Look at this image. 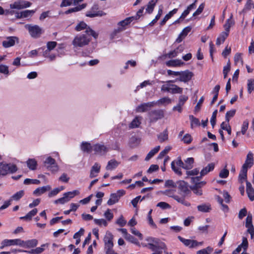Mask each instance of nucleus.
<instances>
[{
	"label": "nucleus",
	"instance_id": "1",
	"mask_svg": "<svg viewBox=\"0 0 254 254\" xmlns=\"http://www.w3.org/2000/svg\"><path fill=\"white\" fill-rule=\"evenodd\" d=\"M146 241L148 244L145 246L154 252L151 254H162L163 252L161 250L167 249L166 244L157 238L149 237L146 239Z\"/></svg>",
	"mask_w": 254,
	"mask_h": 254
},
{
	"label": "nucleus",
	"instance_id": "18",
	"mask_svg": "<svg viewBox=\"0 0 254 254\" xmlns=\"http://www.w3.org/2000/svg\"><path fill=\"white\" fill-rule=\"evenodd\" d=\"M134 20H135V17H127L125 19L119 22L118 26L120 27H123L124 30L125 29V27L129 24Z\"/></svg>",
	"mask_w": 254,
	"mask_h": 254
},
{
	"label": "nucleus",
	"instance_id": "58",
	"mask_svg": "<svg viewBox=\"0 0 254 254\" xmlns=\"http://www.w3.org/2000/svg\"><path fill=\"white\" fill-rule=\"evenodd\" d=\"M230 70V63L229 61L226 66H225L223 68V73L224 74V78L227 77V74L228 72Z\"/></svg>",
	"mask_w": 254,
	"mask_h": 254
},
{
	"label": "nucleus",
	"instance_id": "64",
	"mask_svg": "<svg viewBox=\"0 0 254 254\" xmlns=\"http://www.w3.org/2000/svg\"><path fill=\"white\" fill-rule=\"evenodd\" d=\"M248 196L251 201L254 200V190L253 188L246 190Z\"/></svg>",
	"mask_w": 254,
	"mask_h": 254
},
{
	"label": "nucleus",
	"instance_id": "21",
	"mask_svg": "<svg viewBox=\"0 0 254 254\" xmlns=\"http://www.w3.org/2000/svg\"><path fill=\"white\" fill-rule=\"evenodd\" d=\"M215 164L214 163H211L208 164L207 166L203 168L200 171V174L201 176H205L209 172L213 171L214 169Z\"/></svg>",
	"mask_w": 254,
	"mask_h": 254
},
{
	"label": "nucleus",
	"instance_id": "5",
	"mask_svg": "<svg viewBox=\"0 0 254 254\" xmlns=\"http://www.w3.org/2000/svg\"><path fill=\"white\" fill-rule=\"evenodd\" d=\"M148 117L149 122L154 123L164 117V111L161 109L152 110L148 113Z\"/></svg>",
	"mask_w": 254,
	"mask_h": 254
},
{
	"label": "nucleus",
	"instance_id": "32",
	"mask_svg": "<svg viewBox=\"0 0 254 254\" xmlns=\"http://www.w3.org/2000/svg\"><path fill=\"white\" fill-rule=\"evenodd\" d=\"M105 15L106 13L102 10L93 11V12H92L91 11H88L86 14V16L91 18L97 16H102Z\"/></svg>",
	"mask_w": 254,
	"mask_h": 254
},
{
	"label": "nucleus",
	"instance_id": "38",
	"mask_svg": "<svg viewBox=\"0 0 254 254\" xmlns=\"http://www.w3.org/2000/svg\"><path fill=\"white\" fill-rule=\"evenodd\" d=\"M27 165L30 170H34L36 169L37 163L34 159H29L27 161Z\"/></svg>",
	"mask_w": 254,
	"mask_h": 254
},
{
	"label": "nucleus",
	"instance_id": "29",
	"mask_svg": "<svg viewBox=\"0 0 254 254\" xmlns=\"http://www.w3.org/2000/svg\"><path fill=\"white\" fill-rule=\"evenodd\" d=\"M119 163L115 159L110 160L106 167L107 170H112L115 169L119 165Z\"/></svg>",
	"mask_w": 254,
	"mask_h": 254
},
{
	"label": "nucleus",
	"instance_id": "53",
	"mask_svg": "<svg viewBox=\"0 0 254 254\" xmlns=\"http://www.w3.org/2000/svg\"><path fill=\"white\" fill-rule=\"evenodd\" d=\"M182 140L186 144H190L192 141V137L190 134H185L182 138Z\"/></svg>",
	"mask_w": 254,
	"mask_h": 254
},
{
	"label": "nucleus",
	"instance_id": "8",
	"mask_svg": "<svg viewBox=\"0 0 254 254\" xmlns=\"http://www.w3.org/2000/svg\"><path fill=\"white\" fill-rule=\"evenodd\" d=\"M193 75V72L189 70L181 71L179 77L176 78L175 81L187 83L191 80Z\"/></svg>",
	"mask_w": 254,
	"mask_h": 254
},
{
	"label": "nucleus",
	"instance_id": "39",
	"mask_svg": "<svg viewBox=\"0 0 254 254\" xmlns=\"http://www.w3.org/2000/svg\"><path fill=\"white\" fill-rule=\"evenodd\" d=\"M253 5L254 3L252 0H248L241 12L246 13L249 11L252 8Z\"/></svg>",
	"mask_w": 254,
	"mask_h": 254
},
{
	"label": "nucleus",
	"instance_id": "24",
	"mask_svg": "<svg viewBox=\"0 0 254 254\" xmlns=\"http://www.w3.org/2000/svg\"><path fill=\"white\" fill-rule=\"evenodd\" d=\"M166 65L168 66H179L184 64V63L180 60H170L166 62Z\"/></svg>",
	"mask_w": 254,
	"mask_h": 254
},
{
	"label": "nucleus",
	"instance_id": "60",
	"mask_svg": "<svg viewBox=\"0 0 254 254\" xmlns=\"http://www.w3.org/2000/svg\"><path fill=\"white\" fill-rule=\"evenodd\" d=\"M188 99V96L186 95H181L179 97V102L178 104L180 105L181 106H183L185 103L187 101Z\"/></svg>",
	"mask_w": 254,
	"mask_h": 254
},
{
	"label": "nucleus",
	"instance_id": "63",
	"mask_svg": "<svg viewBox=\"0 0 254 254\" xmlns=\"http://www.w3.org/2000/svg\"><path fill=\"white\" fill-rule=\"evenodd\" d=\"M57 43L55 41L48 42L47 44V50L49 51L54 49L57 46Z\"/></svg>",
	"mask_w": 254,
	"mask_h": 254
},
{
	"label": "nucleus",
	"instance_id": "54",
	"mask_svg": "<svg viewBox=\"0 0 254 254\" xmlns=\"http://www.w3.org/2000/svg\"><path fill=\"white\" fill-rule=\"evenodd\" d=\"M201 187L191 186L190 188L193 192L197 195H201L202 194L201 190H200Z\"/></svg>",
	"mask_w": 254,
	"mask_h": 254
},
{
	"label": "nucleus",
	"instance_id": "25",
	"mask_svg": "<svg viewBox=\"0 0 254 254\" xmlns=\"http://www.w3.org/2000/svg\"><path fill=\"white\" fill-rule=\"evenodd\" d=\"M178 11L177 8H174L172 11H170L168 14H167L163 20L160 22L161 25H163L165 24L166 21L169 19L174 14H176Z\"/></svg>",
	"mask_w": 254,
	"mask_h": 254
},
{
	"label": "nucleus",
	"instance_id": "37",
	"mask_svg": "<svg viewBox=\"0 0 254 254\" xmlns=\"http://www.w3.org/2000/svg\"><path fill=\"white\" fill-rule=\"evenodd\" d=\"M228 35H229L227 33H225L224 32H222L220 36L217 38L216 43V45H220L221 43H223Z\"/></svg>",
	"mask_w": 254,
	"mask_h": 254
},
{
	"label": "nucleus",
	"instance_id": "45",
	"mask_svg": "<svg viewBox=\"0 0 254 254\" xmlns=\"http://www.w3.org/2000/svg\"><path fill=\"white\" fill-rule=\"evenodd\" d=\"M22 1H15L14 3L10 4L9 6L11 9H22Z\"/></svg>",
	"mask_w": 254,
	"mask_h": 254
},
{
	"label": "nucleus",
	"instance_id": "55",
	"mask_svg": "<svg viewBox=\"0 0 254 254\" xmlns=\"http://www.w3.org/2000/svg\"><path fill=\"white\" fill-rule=\"evenodd\" d=\"M65 193L67 198H68L69 200L70 198L74 197V196L79 194V192L77 190H74L72 191H68L65 192Z\"/></svg>",
	"mask_w": 254,
	"mask_h": 254
},
{
	"label": "nucleus",
	"instance_id": "12",
	"mask_svg": "<svg viewBox=\"0 0 254 254\" xmlns=\"http://www.w3.org/2000/svg\"><path fill=\"white\" fill-rule=\"evenodd\" d=\"M18 39L16 37H8L6 39L2 41V44L5 48H9L14 46L16 42H18Z\"/></svg>",
	"mask_w": 254,
	"mask_h": 254
},
{
	"label": "nucleus",
	"instance_id": "47",
	"mask_svg": "<svg viewBox=\"0 0 254 254\" xmlns=\"http://www.w3.org/2000/svg\"><path fill=\"white\" fill-rule=\"evenodd\" d=\"M236 110L233 109L226 112L225 115V119L227 123H229L231 118L234 116L236 113Z\"/></svg>",
	"mask_w": 254,
	"mask_h": 254
},
{
	"label": "nucleus",
	"instance_id": "9",
	"mask_svg": "<svg viewBox=\"0 0 254 254\" xmlns=\"http://www.w3.org/2000/svg\"><path fill=\"white\" fill-rule=\"evenodd\" d=\"M113 239L114 236L113 234L109 231L106 232L103 239V242L104 243V249H109V248H113Z\"/></svg>",
	"mask_w": 254,
	"mask_h": 254
},
{
	"label": "nucleus",
	"instance_id": "6",
	"mask_svg": "<svg viewBox=\"0 0 254 254\" xmlns=\"http://www.w3.org/2000/svg\"><path fill=\"white\" fill-rule=\"evenodd\" d=\"M17 170L16 166L12 164H3L0 163V177L8 173H13Z\"/></svg>",
	"mask_w": 254,
	"mask_h": 254
},
{
	"label": "nucleus",
	"instance_id": "56",
	"mask_svg": "<svg viewBox=\"0 0 254 254\" xmlns=\"http://www.w3.org/2000/svg\"><path fill=\"white\" fill-rule=\"evenodd\" d=\"M171 168L174 172L179 175H182V172L179 167L175 166V161H174L171 163Z\"/></svg>",
	"mask_w": 254,
	"mask_h": 254
},
{
	"label": "nucleus",
	"instance_id": "17",
	"mask_svg": "<svg viewBox=\"0 0 254 254\" xmlns=\"http://www.w3.org/2000/svg\"><path fill=\"white\" fill-rule=\"evenodd\" d=\"M202 176L200 175L199 176L191 177V182L194 184L193 186L202 187L205 185V182L200 181Z\"/></svg>",
	"mask_w": 254,
	"mask_h": 254
},
{
	"label": "nucleus",
	"instance_id": "62",
	"mask_svg": "<svg viewBox=\"0 0 254 254\" xmlns=\"http://www.w3.org/2000/svg\"><path fill=\"white\" fill-rule=\"evenodd\" d=\"M116 223L121 227L124 226L126 223V220L124 218L123 216L121 215L116 221Z\"/></svg>",
	"mask_w": 254,
	"mask_h": 254
},
{
	"label": "nucleus",
	"instance_id": "43",
	"mask_svg": "<svg viewBox=\"0 0 254 254\" xmlns=\"http://www.w3.org/2000/svg\"><path fill=\"white\" fill-rule=\"evenodd\" d=\"M213 251V249L211 247H207L205 249L199 250L196 254H210Z\"/></svg>",
	"mask_w": 254,
	"mask_h": 254
},
{
	"label": "nucleus",
	"instance_id": "30",
	"mask_svg": "<svg viewBox=\"0 0 254 254\" xmlns=\"http://www.w3.org/2000/svg\"><path fill=\"white\" fill-rule=\"evenodd\" d=\"M46 246V244H43L40 247L36 248L35 249H32L30 251H27L26 253L29 254H40L44 251V248Z\"/></svg>",
	"mask_w": 254,
	"mask_h": 254
},
{
	"label": "nucleus",
	"instance_id": "59",
	"mask_svg": "<svg viewBox=\"0 0 254 254\" xmlns=\"http://www.w3.org/2000/svg\"><path fill=\"white\" fill-rule=\"evenodd\" d=\"M175 164L177 166L182 167L183 168H184L185 169H190V167L188 166L187 165H186V164H184V163L181 160V159H179L176 161H175Z\"/></svg>",
	"mask_w": 254,
	"mask_h": 254
},
{
	"label": "nucleus",
	"instance_id": "19",
	"mask_svg": "<svg viewBox=\"0 0 254 254\" xmlns=\"http://www.w3.org/2000/svg\"><path fill=\"white\" fill-rule=\"evenodd\" d=\"M248 169L245 167H242L241 171L239 175V181L241 183H243L247 178V172Z\"/></svg>",
	"mask_w": 254,
	"mask_h": 254
},
{
	"label": "nucleus",
	"instance_id": "36",
	"mask_svg": "<svg viewBox=\"0 0 254 254\" xmlns=\"http://www.w3.org/2000/svg\"><path fill=\"white\" fill-rule=\"evenodd\" d=\"M197 208L199 211L202 212H208L211 209V205L209 204H202L198 205Z\"/></svg>",
	"mask_w": 254,
	"mask_h": 254
},
{
	"label": "nucleus",
	"instance_id": "61",
	"mask_svg": "<svg viewBox=\"0 0 254 254\" xmlns=\"http://www.w3.org/2000/svg\"><path fill=\"white\" fill-rule=\"evenodd\" d=\"M243 249L244 251H246L248 247V242L246 237L243 238L242 243L239 245Z\"/></svg>",
	"mask_w": 254,
	"mask_h": 254
},
{
	"label": "nucleus",
	"instance_id": "48",
	"mask_svg": "<svg viewBox=\"0 0 254 254\" xmlns=\"http://www.w3.org/2000/svg\"><path fill=\"white\" fill-rule=\"evenodd\" d=\"M254 90V79H250L248 80V91L249 93H251Z\"/></svg>",
	"mask_w": 254,
	"mask_h": 254
},
{
	"label": "nucleus",
	"instance_id": "28",
	"mask_svg": "<svg viewBox=\"0 0 254 254\" xmlns=\"http://www.w3.org/2000/svg\"><path fill=\"white\" fill-rule=\"evenodd\" d=\"M160 146L159 145L156 146L153 149L151 150L147 154L145 160H149L155 154H156L160 150Z\"/></svg>",
	"mask_w": 254,
	"mask_h": 254
},
{
	"label": "nucleus",
	"instance_id": "42",
	"mask_svg": "<svg viewBox=\"0 0 254 254\" xmlns=\"http://www.w3.org/2000/svg\"><path fill=\"white\" fill-rule=\"evenodd\" d=\"M234 62L235 64L240 63L241 65H243L244 62L242 58V54L237 53L235 54L234 56Z\"/></svg>",
	"mask_w": 254,
	"mask_h": 254
},
{
	"label": "nucleus",
	"instance_id": "31",
	"mask_svg": "<svg viewBox=\"0 0 254 254\" xmlns=\"http://www.w3.org/2000/svg\"><path fill=\"white\" fill-rule=\"evenodd\" d=\"M158 139L160 142L168 140V132L167 129H165L162 132L159 134L157 136Z\"/></svg>",
	"mask_w": 254,
	"mask_h": 254
},
{
	"label": "nucleus",
	"instance_id": "52",
	"mask_svg": "<svg viewBox=\"0 0 254 254\" xmlns=\"http://www.w3.org/2000/svg\"><path fill=\"white\" fill-rule=\"evenodd\" d=\"M190 119L191 121V127H192L193 125L196 126L200 125V122L198 119L194 117L192 115L190 116Z\"/></svg>",
	"mask_w": 254,
	"mask_h": 254
},
{
	"label": "nucleus",
	"instance_id": "41",
	"mask_svg": "<svg viewBox=\"0 0 254 254\" xmlns=\"http://www.w3.org/2000/svg\"><path fill=\"white\" fill-rule=\"evenodd\" d=\"M234 24V22L231 19H228L226 20V23L224 24L225 33L229 34L230 27Z\"/></svg>",
	"mask_w": 254,
	"mask_h": 254
},
{
	"label": "nucleus",
	"instance_id": "40",
	"mask_svg": "<svg viewBox=\"0 0 254 254\" xmlns=\"http://www.w3.org/2000/svg\"><path fill=\"white\" fill-rule=\"evenodd\" d=\"M157 104L166 105L171 103V99L168 97L162 98L156 102Z\"/></svg>",
	"mask_w": 254,
	"mask_h": 254
},
{
	"label": "nucleus",
	"instance_id": "14",
	"mask_svg": "<svg viewBox=\"0 0 254 254\" xmlns=\"http://www.w3.org/2000/svg\"><path fill=\"white\" fill-rule=\"evenodd\" d=\"M38 244L36 239H32L24 241L21 240V247L25 248H32L36 247Z\"/></svg>",
	"mask_w": 254,
	"mask_h": 254
},
{
	"label": "nucleus",
	"instance_id": "20",
	"mask_svg": "<svg viewBox=\"0 0 254 254\" xmlns=\"http://www.w3.org/2000/svg\"><path fill=\"white\" fill-rule=\"evenodd\" d=\"M38 212L37 208H34L29 212L25 216L20 217V219L27 221L31 220L32 217L34 216Z\"/></svg>",
	"mask_w": 254,
	"mask_h": 254
},
{
	"label": "nucleus",
	"instance_id": "22",
	"mask_svg": "<svg viewBox=\"0 0 254 254\" xmlns=\"http://www.w3.org/2000/svg\"><path fill=\"white\" fill-rule=\"evenodd\" d=\"M51 189V188L50 186L39 187L33 191V194L37 195H40L45 193L46 191L50 190Z\"/></svg>",
	"mask_w": 254,
	"mask_h": 254
},
{
	"label": "nucleus",
	"instance_id": "3",
	"mask_svg": "<svg viewBox=\"0 0 254 254\" xmlns=\"http://www.w3.org/2000/svg\"><path fill=\"white\" fill-rule=\"evenodd\" d=\"M91 35L83 34L76 36L72 41V44L75 47H82L87 45L91 39Z\"/></svg>",
	"mask_w": 254,
	"mask_h": 254
},
{
	"label": "nucleus",
	"instance_id": "33",
	"mask_svg": "<svg viewBox=\"0 0 254 254\" xmlns=\"http://www.w3.org/2000/svg\"><path fill=\"white\" fill-rule=\"evenodd\" d=\"M158 0H150L147 5L146 8V12L148 13H151L154 9V8Z\"/></svg>",
	"mask_w": 254,
	"mask_h": 254
},
{
	"label": "nucleus",
	"instance_id": "51",
	"mask_svg": "<svg viewBox=\"0 0 254 254\" xmlns=\"http://www.w3.org/2000/svg\"><path fill=\"white\" fill-rule=\"evenodd\" d=\"M125 239L134 244L139 245V243L138 240L130 234L127 235V237H126Z\"/></svg>",
	"mask_w": 254,
	"mask_h": 254
},
{
	"label": "nucleus",
	"instance_id": "27",
	"mask_svg": "<svg viewBox=\"0 0 254 254\" xmlns=\"http://www.w3.org/2000/svg\"><path fill=\"white\" fill-rule=\"evenodd\" d=\"M119 196L117 193H111L110 195V199L107 202L109 205H112L117 203L119 200Z\"/></svg>",
	"mask_w": 254,
	"mask_h": 254
},
{
	"label": "nucleus",
	"instance_id": "35",
	"mask_svg": "<svg viewBox=\"0 0 254 254\" xmlns=\"http://www.w3.org/2000/svg\"><path fill=\"white\" fill-rule=\"evenodd\" d=\"M141 120V117H136L129 125L130 128H133L139 127L141 124L140 120Z\"/></svg>",
	"mask_w": 254,
	"mask_h": 254
},
{
	"label": "nucleus",
	"instance_id": "49",
	"mask_svg": "<svg viewBox=\"0 0 254 254\" xmlns=\"http://www.w3.org/2000/svg\"><path fill=\"white\" fill-rule=\"evenodd\" d=\"M40 183V181L39 180H37V179H26L24 181V184L25 185H29V184L38 185Z\"/></svg>",
	"mask_w": 254,
	"mask_h": 254
},
{
	"label": "nucleus",
	"instance_id": "44",
	"mask_svg": "<svg viewBox=\"0 0 254 254\" xmlns=\"http://www.w3.org/2000/svg\"><path fill=\"white\" fill-rule=\"evenodd\" d=\"M24 194V191L23 190H21L15 194H14L11 196V199L14 200H19Z\"/></svg>",
	"mask_w": 254,
	"mask_h": 254
},
{
	"label": "nucleus",
	"instance_id": "11",
	"mask_svg": "<svg viewBox=\"0 0 254 254\" xmlns=\"http://www.w3.org/2000/svg\"><path fill=\"white\" fill-rule=\"evenodd\" d=\"M178 238L185 246L188 247L190 248H193L198 246V243L196 240L186 239L180 236H179Z\"/></svg>",
	"mask_w": 254,
	"mask_h": 254
},
{
	"label": "nucleus",
	"instance_id": "46",
	"mask_svg": "<svg viewBox=\"0 0 254 254\" xmlns=\"http://www.w3.org/2000/svg\"><path fill=\"white\" fill-rule=\"evenodd\" d=\"M68 201H69V198H67V197L65 195V193H64L63 195V197H61V198L56 200L54 201V203L56 204H57V203L64 204L65 202H68Z\"/></svg>",
	"mask_w": 254,
	"mask_h": 254
},
{
	"label": "nucleus",
	"instance_id": "15",
	"mask_svg": "<svg viewBox=\"0 0 254 254\" xmlns=\"http://www.w3.org/2000/svg\"><path fill=\"white\" fill-rule=\"evenodd\" d=\"M254 164L253 154L251 152H249L247 156L246 160L245 163L243 165V167L247 168H250Z\"/></svg>",
	"mask_w": 254,
	"mask_h": 254
},
{
	"label": "nucleus",
	"instance_id": "26",
	"mask_svg": "<svg viewBox=\"0 0 254 254\" xmlns=\"http://www.w3.org/2000/svg\"><path fill=\"white\" fill-rule=\"evenodd\" d=\"M81 149L82 151L87 153L91 152L93 149V146L91 145L90 143L87 142H83L81 144Z\"/></svg>",
	"mask_w": 254,
	"mask_h": 254
},
{
	"label": "nucleus",
	"instance_id": "23",
	"mask_svg": "<svg viewBox=\"0 0 254 254\" xmlns=\"http://www.w3.org/2000/svg\"><path fill=\"white\" fill-rule=\"evenodd\" d=\"M246 227L250 231L253 232L254 226L252 223V215L249 213L246 220Z\"/></svg>",
	"mask_w": 254,
	"mask_h": 254
},
{
	"label": "nucleus",
	"instance_id": "16",
	"mask_svg": "<svg viewBox=\"0 0 254 254\" xmlns=\"http://www.w3.org/2000/svg\"><path fill=\"white\" fill-rule=\"evenodd\" d=\"M35 12V10H25L20 12L19 13H16V18L20 19L31 16Z\"/></svg>",
	"mask_w": 254,
	"mask_h": 254
},
{
	"label": "nucleus",
	"instance_id": "50",
	"mask_svg": "<svg viewBox=\"0 0 254 254\" xmlns=\"http://www.w3.org/2000/svg\"><path fill=\"white\" fill-rule=\"evenodd\" d=\"M94 221L96 224L99 226L103 225L106 227L108 225L106 220L104 219H94Z\"/></svg>",
	"mask_w": 254,
	"mask_h": 254
},
{
	"label": "nucleus",
	"instance_id": "4",
	"mask_svg": "<svg viewBox=\"0 0 254 254\" xmlns=\"http://www.w3.org/2000/svg\"><path fill=\"white\" fill-rule=\"evenodd\" d=\"M25 27L33 38H39L44 32L43 29L37 25L26 24Z\"/></svg>",
	"mask_w": 254,
	"mask_h": 254
},
{
	"label": "nucleus",
	"instance_id": "7",
	"mask_svg": "<svg viewBox=\"0 0 254 254\" xmlns=\"http://www.w3.org/2000/svg\"><path fill=\"white\" fill-rule=\"evenodd\" d=\"M75 29L77 31H80L82 30L85 29V34L91 35L95 39H97L98 36V33L92 30L90 27L87 26V24L83 21L80 22L75 27Z\"/></svg>",
	"mask_w": 254,
	"mask_h": 254
},
{
	"label": "nucleus",
	"instance_id": "2",
	"mask_svg": "<svg viewBox=\"0 0 254 254\" xmlns=\"http://www.w3.org/2000/svg\"><path fill=\"white\" fill-rule=\"evenodd\" d=\"M177 82L175 80H168L166 82V84L161 87V91L163 92H167L171 94H181L183 92V89L179 87L176 84H171Z\"/></svg>",
	"mask_w": 254,
	"mask_h": 254
},
{
	"label": "nucleus",
	"instance_id": "10",
	"mask_svg": "<svg viewBox=\"0 0 254 254\" xmlns=\"http://www.w3.org/2000/svg\"><path fill=\"white\" fill-rule=\"evenodd\" d=\"M93 149L95 154L105 155L108 151V148L103 144L97 143L93 146Z\"/></svg>",
	"mask_w": 254,
	"mask_h": 254
},
{
	"label": "nucleus",
	"instance_id": "57",
	"mask_svg": "<svg viewBox=\"0 0 254 254\" xmlns=\"http://www.w3.org/2000/svg\"><path fill=\"white\" fill-rule=\"evenodd\" d=\"M104 216L107 220L111 221L113 218L114 215L111 210L108 209L104 213Z\"/></svg>",
	"mask_w": 254,
	"mask_h": 254
},
{
	"label": "nucleus",
	"instance_id": "13",
	"mask_svg": "<svg viewBox=\"0 0 254 254\" xmlns=\"http://www.w3.org/2000/svg\"><path fill=\"white\" fill-rule=\"evenodd\" d=\"M21 240L20 239H13V240H4L2 243V246L0 249H2L4 247L9 246L12 245L19 246L21 247Z\"/></svg>",
	"mask_w": 254,
	"mask_h": 254
},
{
	"label": "nucleus",
	"instance_id": "34",
	"mask_svg": "<svg viewBox=\"0 0 254 254\" xmlns=\"http://www.w3.org/2000/svg\"><path fill=\"white\" fill-rule=\"evenodd\" d=\"M178 188L183 192L187 193L189 191L187 184L183 181L178 182Z\"/></svg>",
	"mask_w": 254,
	"mask_h": 254
}]
</instances>
